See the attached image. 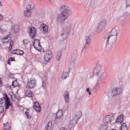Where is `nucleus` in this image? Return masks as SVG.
<instances>
[{"label": "nucleus", "mask_w": 130, "mask_h": 130, "mask_svg": "<svg viewBox=\"0 0 130 130\" xmlns=\"http://www.w3.org/2000/svg\"><path fill=\"white\" fill-rule=\"evenodd\" d=\"M74 62L73 61H71L70 63V66L71 68H73L74 67Z\"/></svg>", "instance_id": "f704fd0d"}, {"label": "nucleus", "mask_w": 130, "mask_h": 130, "mask_svg": "<svg viewBox=\"0 0 130 130\" xmlns=\"http://www.w3.org/2000/svg\"><path fill=\"white\" fill-rule=\"evenodd\" d=\"M28 112L27 111H26L25 112V114L27 116V118H28L30 119L31 117V115H30V114H28Z\"/></svg>", "instance_id": "4c0bfd02"}, {"label": "nucleus", "mask_w": 130, "mask_h": 130, "mask_svg": "<svg viewBox=\"0 0 130 130\" xmlns=\"http://www.w3.org/2000/svg\"><path fill=\"white\" fill-rule=\"evenodd\" d=\"M111 36L110 35L108 37L107 39L106 40L107 45L109 43V40L110 39V37Z\"/></svg>", "instance_id": "ea45409f"}, {"label": "nucleus", "mask_w": 130, "mask_h": 130, "mask_svg": "<svg viewBox=\"0 0 130 130\" xmlns=\"http://www.w3.org/2000/svg\"><path fill=\"white\" fill-rule=\"evenodd\" d=\"M127 5H126V7L127 8H128L130 6V3H129V4H126Z\"/></svg>", "instance_id": "4d7b16f0"}, {"label": "nucleus", "mask_w": 130, "mask_h": 130, "mask_svg": "<svg viewBox=\"0 0 130 130\" xmlns=\"http://www.w3.org/2000/svg\"><path fill=\"white\" fill-rule=\"evenodd\" d=\"M13 29V32L14 34L17 33L19 31V27L18 25H17L14 26V27H12L11 29Z\"/></svg>", "instance_id": "4be33fe9"}, {"label": "nucleus", "mask_w": 130, "mask_h": 130, "mask_svg": "<svg viewBox=\"0 0 130 130\" xmlns=\"http://www.w3.org/2000/svg\"><path fill=\"white\" fill-rule=\"evenodd\" d=\"M103 121L105 123H109L111 121V118L109 115L106 116L103 119Z\"/></svg>", "instance_id": "f8f14e48"}, {"label": "nucleus", "mask_w": 130, "mask_h": 130, "mask_svg": "<svg viewBox=\"0 0 130 130\" xmlns=\"http://www.w3.org/2000/svg\"><path fill=\"white\" fill-rule=\"evenodd\" d=\"M4 105L5 106V109L6 110H7L9 108L10 106H12V104L10 101H5Z\"/></svg>", "instance_id": "ddd939ff"}, {"label": "nucleus", "mask_w": 130, "mask_h": 130, "mask_svg": "<svg viewBox=\"0 0 130 130\" xmlns=\"http://www.w3.org/2000/svg\"><path fill=\"white\" fill-rule=\"evenodd\" d=\"M61 120V118L58 117L57 118V117L55 116V119L54 120V122L55 123H59L60 122Z\"/></svg>", "instance_id": "c85d7f7f"}, {"label": "nucleus", "mask_w": 130, "mask_h": 130, "mask_svg": "<svg viewBox=\"0 0 130 130\" xmlns=\"http://www.w3.org/2000/svg\"><path fill=\"white\" fill-rule=\"evenodd\" d=\"M31 12L30 11L26 10L24 11V15L27 17H28L31 15Z\"/></svg>", "instance_id": "412c9836"}, {"label": "nucleus", "mask_w": 130, "mask_h": 130, "mask_svg": "<svg viewBox=\"0 0 130 130\" xmlns=\"http://www.w3.org/2000/svg\"><path fill=\"white\" fill-rule=\"evenodd\" d=\"M25 95L26 96L32 98L34 96V94L33 93L31 92V91H27V90L26 91H25Z\"/></svg>", "instance_id": "f3484780"}, {"label": "nucleus", "mask_w": 130, "mask_h": 130, "mask_svg": "<svg viewBox=\"0 0 130 130\" xmlns=\"http://www.w3.org/2000/svg\"><path fill=\"white\" fill-rule=\"evenodd\" d=\"M31 39H32L34 38L35 36L37 34V31L36 29L34 27H31L29 29Z\"/></svg>", "instance_id": "423d86ee"}, {"label": "nucleus", "mask_w": 130, "mask_h": 130, "mask_svg": "<svg viewBox=\"0 0 130 130\" xmlns=\"http://www.w3.org/2000/svg\"><path fill=\"white\" fill-rule=\"evenodd\" d=\"M9 59L11 61H15V58L14 57H10Z\"/></svg>", "instance_id": "09e8293b"}, {"label": "nucleus", "mask_w": 130, "mask_h": 130, "mask_svg": "<svg viewBox=\"0 0 130 130\" xmlns=\"http://www.w3.org/2000/svg\"><path fill=\"white\" fill-rule=\"evenodd\" d=\"M34 109H35L36 111L37 112H40L41 110V106H38L37 107H36V108H35Z\"/></svg>", "instance_id": "c9c22d12"}, {"label": "nucleus", "mask_w": 130, "mask_h": 130, "mask_svg": "<svg viewBox=\"0 0 130 130\" xmlns=\"http://www.w3.org/2000/svg\"><path fill=\"white\" fill-rule=\"evenodd\" d=\"M101 66L99 64H96L95 67L93 70L92 77L93 76H97L98 75L99 73L100 74V76L98 78L99 80L102 78V77L103 75V72H102L101 71Z\"/></svg>", "instance_id": "f257e3e1"}, {"label": "nucleus", "mask_w": 130, "mask_h": 130, "mask_svg": "<svg viewBox=\"0 0 130 130\" xmlns=\"http://www.w3.org/2000/svg\"><path fill=\"white\" fill-rule=\"evenodd\" d=\"M78 113L79 114V115L80 116V117H78L79 119V118H80L81 117L82 115V112L80 111H79L78 112Z\"/></svg>", "instance_id": "de8ad7c7"}, {"label": "nucleus", "mask_w": 130, "mask_h": 130, "mask_svg": "<svg viewBox=\"0 0 130 130\" xmlns=\"http://www.w3.org/2000/svg\"><path fill=\"white\" fill-rule=\"evenodd\" d=\"M60 111H58L56 115V117H57V118L59 117L62 118V115L63 114L62 110H60Z\"/></svg>", "instance_id": "b1692460"}, {"label": "nucleus", "mask_w": 130, "mask_h": 130, "mask_svg": "<svg viewBox=\"0 0 130 130\" xmlns=\"http://www.w3.org/2000/svg\"><path fill=\"white\" fill-rule=\"evenodd\" d=\"M40 105L39 103L37 102H35L33 104V107L34 109L37 107L40 106Z\"/></svg>", "instance_id": "7c9ffc66"}, {"label": "nucleus", "mask_w": 130, "mask_h": 130, "mask_svg": "<svg viewBox=\"0 0 130 130\" xmlns=\"http://www.w3.org/2000/svg\"><path fill=\"white\" fill-rule=\"evenodd\" d=\"M88 44H86V43H85V46H84V47L82 50V52H85V51H86V47H87V46H86V45H87Z\"/></svg>", "instance_id": "79ce46f5"}, {"label": "nucleus", "mask_w": 130, "mask_h": 130, "mask_svg": "<svg viewBox=\"0 0 130 130\" xmlns=\"http://www.w3.org/2000/svg\"><path fill=\"white\" fill-rule=\"evenodd\" d=\"M77 116H76L75 117L72 119L70 123L73 125H75L77 123L78 120H79V118H77Z\"/></svg>", "instance_id": "dca6fc26"}, {"label": "nucleus", "mask_w": 130, "mask_h": 130, "mask_svg": "<svg viewBox=\"0 0 130 130\" xmlns=\"http://www.w3.org/2000/svg\"><path fill=\"white\" fill-rule=\"evenodd\" d=\"M39 28L41 30H43L44 32H47L48 31V27L46 25L42 24L40 26Z\"/></svg>", "instance_id": "9b49d317"}, {"label": "nucleus", "mask_w": 130, "mask_h": 130, "mask_svg": "<svg viewBox=\"0 0 130 130\" xmlns=\"http://www.w3.org/2000/svg\"><path fill=\"white\" fill-rule=\"evenodd\" d=\"M61 52L60 51H58L57 52V56H61Z\"/></svg>", "instance_id": "8fccbe9b"}, {"label": "nucleus", "mask_w": 130, "mask_h": 130, "mask_svg": "<svg viewBox=\"0 0 130 130\" xmlns=\"http://www.w3.org/2000/svg\"><path fill=\"white\" fill-rule=\"evenodd\" d=\"M109 115L110 116V118H111V117H112V118H113L114 119V118H113L114 117V116L113 114L111 113L110 114V115Z\"/></svg>", "instance_id": "13d9d810"}, {"label": "nucleus", "mask_w": 130, "mask_h": 130, "mask_svg": "<svg viewBox=\"0 0 130 130\" xmlns=\"http://www.w3.org/2000/svg\"><path fill=\"white\" fill-rule=\"evenodd\" d=\"M120 129H122L123 130H127L128 127L127 126L126 124L125 123L122 124L120 128Z\"/></svg>", "instance_id": "5701e85b"}, {"label": "nucleus", "mask_w": 130, "mask_h": 130, "mask_svg": "<svg viewBox=\"0 0 130 130\" xmlns=\"http://www.w3.org/2000/svg\"><path fill=\"white\" fill-rule=\"evenodd\" d=\"M36 82L34 80H28L27 84V87L29 88H33L36 85Z\"/></svg>", "instance_id": "0eeeda50"}, {"label": "nucleus", "mask_w": 130, "mask_h": 130, "mask_svg": "<svg viewBox=\"0 0 130 130\" xmlns=\"http://www.w3.org/2000/svg\"><path fill=\"white\" fill-rule=\"evenodd\" d=\"M52 123L51 121L49 122L47 125L45 127V130H51V128L52 126Z\"/></svg>", "instance_id": "6ab92c4d"}, {"label": "nucleus", "mask_w": 130, "mask_h": 130, "mask_svg": "<svg viewBox=\"0 0 130 130\" xmlns=\"http://www.w3.org/2000/svg\"><path fill=\"white\" fill-rule=\"evenodd\" d=\"M4 99L3 98L0 99V103L2 105L4 103Z\"/></svg>", "instance_id": "a18cd8bd"}, {"label": "nucleus", "mask_w": 130, "mask_h": 130, "mask_svg": "<svg viewBox=\"0 0 130 130\" xmlns=\"http://www.w3.org/2000/svg\"><path fill=\"white\" fill-rule=\"evenodd\" d=\"M3 82L2 81V80L1 78L0 77V87H2L3 86Z\"/></svg>", "instance_id": "603ef678"}, {"label": "nucleus", "mask_w": 130, "mask_h": 130, "mask_svg": "<svg viewBox=\"0 0 130 130\" xmlns=\"http://www.w3.org/2000/svg\"><path fill=\"white\" fill-rule=\"evenodd\" d=\"M67 18L62 13L58 15L57 20L58 22L62 23L64 21L65 19Z\"/></svg>", "instance_id": "1a4fd4ad"}, {"label": "nucleus", "mask_w": 130, "mask_h": 130, "mask_svg": "<svg viewBox=\"0 0 130 130\" xmlns=\"http://www.w3.org/2000/svg\"><path fill=\"white\" fill-rule=\"evenodd\" d=\"M124 115L121 114L119 116H118L117 119L116 120V123L120 124L122 123V121L123 120V117Z\"/></svg>", "instance_id": "9d476101"}, {"label": "nucleus", "mask_w": 130, "mask_h": 130, "mask_svg": "<svg viewBox=\"0 0 130 130\" xmlns=\"http://www.w3.org/2000/svg\"><path fill=\"white\" fill-rule=\"evenodd\" d=\"M110 34V35L117 36V30L115 28H113L111 30Z\"/></svg>", "instance_id": "aec40b11"}, {"label": "nucleus", "mask_w": 130, "mask_h": 130, "mask_svg": "<svg viewBox=\"0 0 130 130\" xmlns=\"http://www.w3.org/2000/svg\"><path fill=\"white\" fill-rule=\"evenodd\" d=\"M3 18V17L2 15L0 14V20H2Z\"/></svg>", "instance_id": "338daca9"}, {"label": "nucleus", "mask_w": 130, "mask_h": 130, "mask_svg": "<svg viewBox=\"0 0 130 130\" xmlns=\"http://www.w3.org/2000/svg\"><path fill=\"white\" fill-rule=\"evenodd\" d=\"M110 41H114V40H116V41L117 40V36H113L112 35H110Z\"/></svg>", "instance_id": "72a5a7b5"}, {"label": "nucleus", "mask_w": 130, "mask_h": 130, "mask_svg": "<svg viewBox=\"0 0 130 130\" xmlns=\"http://www.w3.org/2000/svg\"><path fill=\"white\" fill-rule=\"evenodd\" d=\"M69 76V73L63 72L61 78L62 79H64L67 77H68Z\"/></svg>", "instance_id": "a211bd4d"}, {"label": "nucleus", "mask_w": 130, "mask_h": 130, "mask_svg": "<svg viewBox=\"0 0 130 130\" xmlns=\"http://www.w3.org/2000/svg\"><path fill=\"white\" fill-rule=\"evenodd\" d=\"M71 28V26L70 23H68L66 26L65 29L63 30L62 33L61 34L62 37L64 40L68 36H69Z\"/></svg>", "instance_id": "20e7f679"}, {"label": "nucleus", "mask_w": 130, "mask_h": 130, "mask_svg": "<svg viewBox=\"0 0 130 130\" xmlns=\"http://www.w3.org/2000/svg\"><path fill=\"white\" fill-rule=\"evenodd\" d=\"M99 85V84L98 83H97L95 85L94 87V88H95V89H96L98 88Z\"/></svg>", "instance_id": "3c124183"}, {"label": "nucleus", "mask_w": 130, "mask_h": 130, "mask_svg": "<svg viewBox=\"0 0 130 130\" xmlns=\"http://www.w3.org/2000/svg\"><path fill=\"white\" fill-rule=\"evenodd\" d=\"M16 50H13L12 52H11V54H18V53H17V52H16Z\"/></svg>", "instance_id": "49530a36"}, {"label": "nucleus", "mask_w": 130, "mask_h": 130, "mask_svg": "<svg viewBox=\"0 0 130 130\" xmlns=\"http://www.w3.org/2000/svg\"><path fill=\"white\" fill-rule=\"evenodd\" d=\"M11 38L9 37V36H7V37H5L3 41V42L4 43H6L8 42L9 40H10Z\"/></svg>", "instance_id": "2f4dec72"}, {"label": "nucleus", "mask_w": 130, "mask_h": 130, "mask_svg": "<svg viewBox=\"0 0 130 130\" xmlns=\"http://www.w3.org/2000/svg\"><path fill=\"white\" fill-rule=\"evenodd\" d=\"M60 58V56H57L56 57V60L57 61H59Z\"/></svg>", "instance_id": "bf43d9fd"}, {"label": "nucleus", "mask_w": 130, "mask_h": 130, "mask_svg": "<svg viewBox=\"0 0 130 130\" xmlns=\"http://www.w3.org/2000/svg\"><path fill=\"white\" fill-rule=\"evenodd\" d=\"M107 129V125L106 124H103L101 126L100 130H106Z\"/></svg>", "instance_id": "c756f323"}, {"label": "nucleus", "mask_w": 130, "mask_h": 130, "mask_svg": "<svg viewBox=\"0 0 130 130\" xmlns=\"http://www.w3.org/2000/svg\"><path fill=\"white\" fill-rule=\"evenodd\" d=\"M10 61H11L10 60V59H8L7 60V63L9 65H11Z\"/></svg>", "instance_id": "864d4df0"}, {"label": "nucleus", "mask_w": 130, "mask_h": 130, "mask_svg": "<svg viewBox=\"0 0 130 130\" xmlns=\"http://www.w3.org/2000/svg\"><path fill=\"white\" fill-rule=\"evenodd\" d=\"M12 48V47H9V48L8 49V51L9 53L11 51Z\"/></svg>", "instance_id": "6e6d98bb"}, {"label": "nucleus", "mask_w": 130, "mask_h": 130, "mask_svg": "<svg viewBox=\"0 0 130 130\" xmlns=\"http://www.w3.org/2000/svg\"><path fill=\"white\" fill-rule=\"evenodd\" d=\"M52 55L51 53H45L44 55V59L46 62H48L50 61V59L52 58Z\"/></svg>", "instance_id": "6e6552de"}, {"label": "nucleus", "mask_w": 130, "mask_h": 130, "mask_svg": "<svg viewBox=\"0 0 130 130\" xmlns=\"http://www.w3.org/2000/svg\"><path fill=\"white\" fill-rule=\"evenodd\" d=\"M60 130H67V129L64 127H61L60 128Z\"/></svg>", "instance_id": "5fc2aeb1"}, {"label": "nucleus", "mask_w": 130, "mask_h": 130, "mask_svg": "<svg viewBox=\"0 0 130 130\" xmlns=\"http://www.w3.org/2000/svg\"><path fill=\"white\" fill-rule=\"evenodd\" d=\"M86 44H89L90 42V39L89 36H86L85 37Z\"/></svg>", "instance_id": "473e14b6"}, {"label": "nucleus", "mask_w": 130, "mask_h": 130, "mask_svg": "<svg viewBox=\"0 0 130 130\" xmlns=\"http://www.w3.org/2000/svg\"><path fill=\"white\" fill-rule=\"evenodd\" d=\"M10 43L13 44V41L12 40H11L10 41Z\"/></svg>", "instance_id": "774afa93"}, {"label": "nucleus", "mask_w": 130, "mask_h": 130, "mask_svg": "<svg viewBox=\"0 0 130 130\" xmlns=\"http://www.w3.org/2000/svg\"><path fill=\"white\" fill-rule=\"evenodd\" d=\"M42 87H43V88L45 89V83L44 80H43L42 79Z\"/></svg>", "instance_id": "58836bf2"}, {"label": "nucleus", "mask_w": 130, "mask_h": 130, "mask_svg": "<svg viewBox=\"0 0 130 130\" xmlns=\"http://www.w3.org/2000/svg\"><path fill=\"white\" fill-rule=\"evenodd\" d=\"M9 77L11 78H14V74H12L11 73H9Z\"/></svg>", "instance_id": "c03bdc74"}, {"label": "nucleus", "mask_w": 130, "mask_h": 130, "mask_svg": "<svg viewBox=\"0 0 130 130\" xmlns=\"http://www.w3.org/2000/svg\"><path fill=\"white\" fill-rule=\"evenodd\" d=\"M60 10L67 18L71 14L72 11L69 7L66 5H63L60 8Z\"/></svg>", "instance_id": "7ed1b4c3"}, {"label": "nucleus", "mask_w": 130, "mask_h": 130, "mask_svg": "<svg viewBox=\"0 0 130 130\" xmlns=\"http://www.w3.org/2000/svg\"><path fill=\"white\" fill-rule=\"evenodd\" d=\"M8 122H7L6 123V124L4 123V124H4V126H5V127H6L7 126V125H8Z\"/></svg>", "instance_id": "680f3d73"}, {"label": "nucleus", "mask_w": 130, "mask_h": 130, "mask_svg": "<svg viewBox=\"0 0 130 130\" xmlns=\"http://www.w3.org/2000/svg\"><path fill=\"white\" fill-rule=\"evenodd\" d=\"M123 91V90L121 88H114L112 90L111 94L112 96H115L119 94Z\"/></svg>", "instance_id": "39448f33"}, {"label": "nucleus", "mask_w": 130, "mask_h": 130, "mask_svg": "<svg viewBox=\"0 0 130 130\" xmlns=\"http://www.w3.org/2000/svg\"><path fill=\"white\" fill-rule=\"evenodd\" d=\"M89 90H90V89H89V88H86V91L87 92H89Z\"/></svg>", "instance_id": "69168bd1"}, {"label": "nucleus", "mask_w": 130, "mask_h": 130, "mask_svg": "<svg viewBox=\"0 0 130 130\" xmlns=\"http://www.w3.org/2000/svg\"><path fill=\"white\" fill-rule=\"evenodd\" d=\"M16 51L17 52V53L18 54H17V55L22 56L24 54V52L22 50L19 49H17L16 50Z\"/></svg>", "instance_id": "393cba45"}, {"label": "nucleus", "mask_w": 130, "mask_h": 130, "mask_svg": "<svg viewBox=\"0 0 130 130\" xmlns=\"http://www.w3.org/2000/svg\"><path fill=\"white\" fill-rule=\"evenodd\" d=\"M13 88L16 87H18L19 88H21V86L17 81V80H14L12 82V85Z\"/></svg>", "instance_id": "4468645a"}, {"label": "nucleus", "mask_w": 130, "mask_h": 130, "mask_svg": "<svg viewBox=\"0 0 130 130\" xmlns=\"http://www.w3.org/2000/svg\"><path fill=\"white\" fill-rule=\"evenodd\" d=\"M3 97L2 98L3 99H4L5 101H10V99L9 98V97L6 94H4L3 95Z\"/></svg>", "instance_id": "cd10ccee"}, {"label": "nucleus", "mask_w": 130, "mask_h": 130, "mask_svg": "<svg viewBox=\"0 0 130 130\" xmlns=\"http://www.w3.org/2000/svg\"><path fill=\"white\" fill-rule=\"evenodd\" d=\"M74 125H73V124H71V123H70L68 125V128L70 129H71L74 127Z\"/></svg>", "instance_id": "a19ab883"}, {"label": "nucleus", "mask_w": 130, "mask_h": 130, "mask_svg": "<svg viewBox=\"0 0 130 130\" xmlns=\"http://www.w3.org/2000/svg\"><path fill=\"white\" fill-rule=\"evenodd\" d=\"M34 47L35 48L36 50H38V51H40V49L38 50V47L34 46Z\"/></svg>", "instance_id": "e2e57ef3"}, {"label": "nucleus", "mask_w": 130, "mask_h": 130, "mask_svg": "<svg viewBox=\"0 0 130 130\" xmlns=\"http://www.w3.org/2000/svg\"><path fill=\"white\" fill-rule=\"evenodd\" d=\"M126 4H129L130 3V0H125Z\"/></svg>", "instance_id": "052dcab7"}, {"label": "nucleus", "mask_w": 130, "mask_h": 130, "mask_svg": "<svg viewBox=\"0 0 130 130\" xmlns=\"http://www.w3.org/2000/svg\"><path fill=\"white\" fill-rule=\"evenodd\" d=\"M38 46L39 47H41V48H42V46H41V45L40 44V42H39V43H38Z\"/></svg>", "instance_id": "0e129e2a"}, {"label": "nucleus", "mask_w": 130, "mask_h": 130, "mask_svg": "<svg viewBox=\"0 0 130 130\" xmlns=\"http://www.w3.org/2000/svg\"><path fill=\"white\" fill-rule=\"evenodd\" d=\"M4 109L3 107L2 106H0V113H2L4 111Z\"/></svg>", "instance_id": "37998d69"}, {"label": "nucleus", "mask_w": 130, "mask_h": 130, "mask_svg": "<svg viewBox=\"0 0 130 130\" xmlns=\"http://www.w3.org/2000/svg\"><path fill=\"white\" fill-rule=\"evenodd\" d=\"M64 96V100L66 103H68L69 100V97L68 93L67 91L65 92Z\"/></svg>", "instance_id": "2eb2a0df"}, {"label": "nucleus", "mask_w": 130, "mask_h": 130, "mask_svg": "<svg viewBox=\"0 0 130 130\" xmlns=\"http://www.w3.org/2000/svg\"><path fill=\"white\" fill-rule=\"evenodd\" d=\"M107 21L103 19L101 21L97 26L96 30V32L97 34H99L107 26Z\"/></svg>", "instance_id": "f03ea898"}, {"label": "nucleus", "mask_w": 130, "mask_h": 130, "mask_svg": "<svg viewBox=\"0 0 130 130\" xmlns=\"http://www.w3.org/2000/svg\"><path fill=\"white\" fill-rule=\"evenodd\" d=\"M116 39H115L114 40V41H111V43L110 44V45L111 46V47H112L113 46H114L115 44L116 43Z\"/></svg>", "instance_id": "e433bc0d"}, {"label": "nucleus", "mask_w": 130, "mask_h": 130, "mask_svg": "<svg viewBox=\"0 0 130 130\" xmlns=\"http://www.w3.org/2000/svg\"><path fill=\"white\" fill-rule=\"evenodd\" d=\"M124 18L122 17H121L119 18V20L120 21V23H122L123 25L125 24V21L124 19Z\"/></svg>", "instance_id": "a878e982"}, {"label": "nucleus", "mask_w": 130, "mask_h": 130, "mask_svg": "<svg viewBox=\"0 0 130 130\" xmlns=\"http://www.w3.org/2000/svg\"><path fill=\"white\" fill-rule=\"evenodd\" d=\"M34 5H30L29 4H28L27 5L26 9L27 10H32L34 8Z\"/></svg>", "instance_id": "bb28decb"}]
</instances>
